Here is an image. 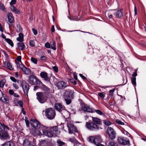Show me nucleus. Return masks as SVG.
Here are the masks:
<instances>
[{
    "instance_id": "53",
    "label": "nucleus",
    "mask_w": 146,
    "mask_h": 146,
    "mask_svg": "<svg viewBox=\"0 0 146 146\" xmlns=\"http://www.w3.org/2000/svg\"><path fill=\"white\" fill-rule=\"evenodd\" d=\"M5 9L4 6L3 4L0 3V9L4 10Z\"/></svg>"
},
{
    "instance_id": "8",
    "label": "nucleus",
    "mask_w": 146,
    "mask_h": 146,
    "mask_svg": "<svg viewBox=\"0 0 146 146\" xmlns=\"http://www.w3.org/2000/svg\"><path fill=\"white\" fill-rule=\"evenodd\" d=\"M86 127L88 129L92 131H95L100 129L99 126L93 122H87Z\"/></svg>"
},
{
    "instance_id": "44",
    "label": "nucleus",
    "mask_w": 146,
    "mask_h": 146,
    "mask_svg": "<svg viewBox=\"0 0 146 146\" xmlns=\"http://www.w3.org/2000/svg\"><path fill=\"white\" fill-rule=\"evenodd\" d=\"M104 124L107 125H109L111 124V123L108 120H104Z\"/></svg>"
},
{
    "instance_id": "50",
    "label": "nucleus",
    "mask_w": 146,
    "mask_h": 146,
    "mask_svg": "<svg viewBox=\"0 0 146 146\" xmlns=\"http://www.w3.org/2000/svg\"><path fill=\"white\" fill-rule=\"evenodd\" d=\"M45 46L47 48H50V45L49 42H46L45 44Z\"/></svg>"
},
{
    "instance_id": "35",
    "label": "nucleus",
    "mask_w": 146,
    "mask_h": 146,
    "mask_svg": "<svg viewBox=\"0 0 146 146\" xmlns=\"http://www.w3.org/2000/svg\"><path fill=\"white\" fill-rule=\"evenodd\" d=\"M6 129V126L4 124H2L0 127V133H1L5 130Z\"/></svg>"
},
{
    "instance_id": "22",
    "label": "nucleus",
    "mask_w": 146,
    "mask_h": 146,
    "mask_svg": "<svg viewBox=\"0 0 146 146\" xmlns=\"http://www.w3.org/2000/svg\"><path fill=\"white\" fill-rule=\"evenodd\" d=\"M17 46L19 49L21 50H23L25 48V46L23 42L18 43Z\"/></svg>"
},
{
    "instance_id": "26",
    "label": "nucleus",
    "mask_w": 146,
    "mask_h": 146,
    "mask_svg": "<svg viewBox=\"0 0 146 146\" xmlns=\"http://www.w3.org/2000/svg\"><path fill=\"white\" fill-rule=\"evenodd\" d=\"M19 37L17 38V40L19 42H22L23 41L24 36L23 33H20L19 35Z\"/></svg>"
},
{
    "instance_id": "7",
    "label": "nucleus",
    "mask_w": 146,
    "mask_h": 146,
    "mask_svg": "<svg viewBox=\"0 0 146 146\" xmlns=\"http://www.w3.org/2000/svg\"><path fill=\"white\" fill-rule=\"evenodd\" d=\"M37 99L39 102L42 103L44 102L47 100L46 94L43 92H39L36 93Z\"/></svg>"
},
{
    "instance_id": "28",
    "label": "nucleus",
    "mask_w": 146,
    "mask_h": 146,
    "mask_svg": "<svg viewBox=\"0 0 146 146\" xmlns=\"http://www.w3.org/2000/svg\"><path fill=\"white\" fill-rule=\"evenodd\" d=\"M3 146H15V145L13 142L9 141L3 144Z\"/></svg>"
},
{
    "instance_id": "23",
    "label": "nucleus",
    "mask_w": 146,
    "mask_h": 146,
    "mask_svg": "<svg viewBox=\"0 0 146 146\" xmlns=\"http://www.w3.org/2000/svg\"><path fill=\"white\" fill-rule=\"evenodd\" d=\"M68 131L69 133H72L73 132H76L77 131L76 127L74 125L68 129Z\"/></svg>"
},
{
    "instance_id": "40",
    "label": "nucleus",
    "mask_w": 146,
    "mask_h": 146,
    "mask_svg": "<svg viewBox=\"0 0 146 146\" xmlns=\"http://www.w3.org/2000/svg\"><path fill=\"white\" fill-rule=\"evenodd\" d=\"M31 61L34 64H37V60L36 59L32 57L31 58Z\"/></svg>"
},
{
    "instance_id": "47",
    "label": "nucleus",
    "mask_w": 146,
    "mask_h": 146,
    "mask_svg": "<svg viewBox=\"0 0 146 146\" xmlns=\"http://www.w3.org/2000/svg\"><path fill=\"white\" fill-rule=\"evenodd\" d=\"M69 141L72 143H75L76 142V141L74 138H70L69 139Z\"/></svg>"
},
{
    "instance_id": "12",
    "label": "nucleus",
    "mask_w": 146,
    "mask_h": 146,
    "mask_svg": "<svg viewBox=\"0 0 146 146\" xmlns=\"http://www.w3.org/2000/svg\"><path fill=\"white\" fill-rule=\"evenodd\" d=\"M118 141L120 144L123 145H129L130 143L129 140H126L123 138L121 137H119L118 138Z\"/></svg>"
},
{
    "instance_id": "52",
    "label": "nucleus",
    "mask_w": 146,
    "mask_h": 146,
    "mask_svg": "<svg viewBox=\"0 0 146 146\" xmlns=\"http://www.w3.org/2000/svg\"><path fill=\"white\" fill-rule=\"evenodd\" d=\"M16 3V0H12L10 3V5L11 6H13V5L15 4Z\"/></svg>"
},
{
    "instance_id": "13",
    "label": "nucleus",
    "mask_w": 146,
    "mask_h": 146,
    "mask_svg": "<svg viewBox=\"0 0 146 146\" xmlns=\"http://www.w3.org/2000/svg\"><path fill=\"white\" fill-rule=\"evenodd\" d=\"M0 137L1 139H7L9 138V134L6 130L0 133Z\"/></svg>"
},
{
    "instance_id": "57",
    "label": "nucleus",
    "mask_w": 146,
    "mask_h": 146,
    "mask_svg": "<svg viewBox=\"0 0 146 146\" xmlns=\"http://www.w3.org/2000/svg\"><path fill=\"white\" fill-rule=\"evenodd\" d=\"M9 92V94L11 95H13L14 93L13 91L11 89H10Z\"/></svg>"
},
{
    "instance_id": "32",
    "label": "nucleus",
    "mask_w": 146,
    "mask_h": 146,
    "mask_svg": "<svg viewBox=\"0 0 146 146\" xmlns=\"http://www.w3.org/2000/svg\"><path fill=\"white\" fill-rule=\"evenodd\" d=\"M136 79L135 77H132L131 78V83L134 87L136 86Z\"/></svg>"
},
{
    "instance_id": "3",
    "label": "nucleus",
    "mask_w": 146,
    "mask_h": 146,
    "mask_svg": "<svg viewBox=\"0 0 146 146\" xmlns=\"http://www.w3.org/2000/svg\"><path fill=\"white\" fill-rule=\"evenodd\" d=\"M81 110L86 112L93 113L96 112L98 114L100 115L103 114L102 111L99 110H94L90 106L86 104H83L81 105Z\"/></svg>"
},
{
    "instance_id": "19",
    "label": "nucleus",
    "mask_w": 146,
    "mask_h": 146,
    "mask_svg": "<svg viewBox=\"0 0 146 146\" xmlns=\"http://www.w3.org/2000/svg\"><path fill=\"white\" fill-rule=\"evenodd\" d=\"M65 118H67L70 116L69 113L66 110L63 109L60 112Z\"/></svg>"
},
{
    "instance_id": "46",
    "label": "nucleus",
    "mask_w": 146,
    "mask_h": 146,
    "mask_svg": "<svg viewBox=\"0 0 146 146\" xmlns=\"http://www.w3.org/2000/svg\"><path fill=\"white\" fill-rule=\"evenodd\" d=\"M42 88L44 90H46V91H47L49 90V88L48 87H47L46 86L44 85L43 84H42Z\"/></svg>"
},
{
    "instance_id": "1",
    "label": "nucleus",
    "mask_w": 146,
    "mask_h": 146,
    "mask_svg": "<svg viewBox=\"0 0 146 146\" xmlns=\"http://www.w3.org/2000/svg\"><path fill=\"white\" fill-rule=\"evenodd\" d=\"M30 123L31 125L34 128L35 132L39 136H40L42 135V134L40 132V130H42L43 129H46L47 127L43 125H40L39 121L35 119H31L30 121Z\"/></svg>"
},
{
    "instance_id": "58",
    "label": "nucleus",
    "mask_w": 146,
    "mask_h": 146,
    "mask_svg": "<svg viewBox=\"0 0 146 146\" xmlns=\"http://www.w3.org/2000/svg\"><path fill=\"white\" fill-rule=\"evenodd\" d=\"M137 70H135V72H133V74H132V76H133L135 77L137 76Z\"/></svg>"
},
{
    "instance_id": "56",
    "label": "nucleus",
    "mask_w": 146,
    "mask_h": 146,
    "mask_svg": "<svg viewBox=\"0 0 146 146\" xmlns=\"http://www.w3.org/2000/svg\"><path fill=\"white\" fill-rule=\"evenodd\" d=\"M21 56H18L17 58V60L19 62H21Z\"/></svg>"
},
{
    "instance_id": "48",
    "label": "nucleus",
    "mask_w": 146,
    "mask_h": 146,
    "mask_svg": "<svg viewBox=\"0 0 146 146\" xmlns=\"http://www.w3.org/2000/svg\"><path fill=\"white\" fill-rule=\"evenodd\" d=\"M17 104L20 106L21 107H23V102L22 100L19 101Z\"/></svg>"
},
{
    "instance_id": "38",
    "label": "nucleus",
    "mask_w": 146,
    "mask_h": 146,
    "mask_svg": "<svg viewBox=\"0 0 146 146\" xmlns=\"http://www.w3.org/2000/svg\"><path fill=\"white\" fill-rule=\"evenodd\" d=\"M98 95L102 99H104L105 96V94L102 92H100L99 93Z\"/></svg>"
},
{
    "instance_id": "6",
    "label": "nucleus",
    "mask_w": 146,
    "mask_h": 146,
    "mask_svg": "<svg viewBox=\"0 0 146 146\" xmlns=\"http://www.w3.org/2000/svg\"><path fill=\"white\" fill-rule=\"evenodd\" d=\"M46 116L47 118L52 120L54 118L56 115L55 110L52 108H49L45 110Z\"/></svg>"
},
{
    "instance_id": "25",
    "label": "nucleus",
    "mask_w": 146,
    "mask_h": 146,
    "mask_svg": "<svg viewBox=\"0 0 146 146\" xmlns=\"http://www.w3.org/2000/svg\"><path fill=\"white\" fill-rule=\"evenodd\" d=\"M23 146H34L31 145L30 141L28 139H25L23 141Z\"/></svg>"
},
{
    "instance_id": "31",
    "label": "nucleus",
    "mask_w": 146,
    "mask_h": 146,
    "mask_svg": "<svg viewBox=\"0 0 146 146\" xmlns=\"http://www.w3.org/2000/svg\"><path fill=\"white\" fill-rule=\"evenodd\" d=\"M6 81L5 79H3L0 81V88H3L6 83Z\"/></svg>"
},
{
    "instance_id": "11",
    "label": "nucleus",
    "mask_w": 146,
    "mask_h": 146,
    "mask_svg": "<svg viewBox=\"0 0 146 146\" xmlns=\"http://www.w3.org/2000/svg\"><path fill=\"white\" fill-rule=\"evenodd\" d=\"M56 86L59 89H63L68 86V85L63 81L58 82L56 83Z\"/></svg>"
},
{
    "instance_id": "4",
    "label": "nucleus",
    "mask_w": 146,
    "mask_h": 146,
    "mask_svg": "<svg viewBox=\"0 0 146 146\" xmlns=\"http://www.w3.org/2000/svg\"><path fill=\"white\" fill-rule=\"evenodd\" d=\"M88 140L97 146H104L100 144L102 140L101 136L100 135L90 136L88 138Z\"/></svg>"
},
{
    "instance_id": "18",
    "label": "nucleus",
    "mask_w": 146,
    "mask_h": 146,
    "mask_svg": "<svg viewBox=\"0 0 146 146\" xmlns=\"http://www.w3.org/2000/svg\"><path fill=\"white\" fill-rule=\"evenodd\" d=\"M73 92L70 90H68L66 91L64 93V95L67 97L69 98H73Z\"/></svg>"
},
{
    "instance_id": "9",
    "label": "nucleus",
    "mask_w": 146,
    "mask_h": 146,
    "mask_svg": "<svg viewBox=\"0 0 146 146\" xmlns=\"http://www.w3.org/2000/svg\"><path fill=\"white\" fill-rule=\"evenodd\" d=\"M21 85L22 87L25 95L28 96L29 90V85L25 81H22L21 82Z\"/></svg>"
},
{
    "instance_id": "14",
    "label": "nucleus",
    "mask_w": 146,
    "mask_h": 146,
    "mask_svg": "<svg viewBox=\"0 0 146 146\" xmlns=\"http://www.w3.org/2000/svg\"><path fill=\"white\" fill-rule=\"evenodd\" d=\"M20 68L22 71L25 74L29 75L31 74V70L29 68H27L22 65L20 66Z\"/></svg>"
},
{
    "instance_id": "17",
    "label": "nucleus",
    "mask_w": 146,
    "mask_h": 146,
    "mask_svg": "<svg viewBox=\"0 0 146 146\" xmlns=\"http://www.w3.org/2000/svg\"><path fill=\"white\" fill-rule=\"evenodd\" d=\"M55 109L60 112L64 108V107L61 104L56 103L54 105Z\"/></svg>"
},
{
    "instance_id": "37",
    "label": "nucleus",
    "mask_w": 146,
    "mask_h": 146,
    "mask_svg": "<svg viewBox=\"0 0 146 146\" xmlns=\"http://www.w3.org/2000/svg\"><path fill=\"white\" fill-rule=\"evenodd\" d=\"M108 146H117V145H116L115 143L113 141L109 142L108 144Z\"/></svg>"
},
{
    "instance_id": "29",
    "label": "nucleus",
    "mask_w": 146,
    "mask_h": 146,
    "mask_svg": "<svg viewBox=\"0 0 146 146\" xmlns=\"http://www.w3.org/2000/svg\"><path fill=\"white\" fill-rule=\"evenodd\" d=\"M58 146H64L65 143L60 140H58L56 141Z\"/></svg>"
},
{
    "instance_id": "43",
    "label": "nucleus",
    "mask_w": 146,
    "mask_h": 146,
    "mask_svg": "<svg viewBox=\"0 0 146 146\" xmlns=\"http://www.w3.org/2000/svg\"><path fill=\"white\" fill-rule=\"evenodd\" d=\"M29 44L31 46L34 47L35 45V42L33 40H31L29 42Z\"/></svg>"
},
{
    "instance_id": "62",
    "label": "nucleus",
    "mask_w": 146,
    "mask_h": 146,
    "mask_svg": "<svg viewBox=\"0 0 146 146\" xmlns=\"http://www.w3.org/2000/svg\"><path fill=\"white\" fill-rule=\"evenodd\" d=\"M51 31L52 33H54L55 31V29L54 28V25H53L52 26L51 28Z\"/></svg>"
},
{
    "instance_id": "20",
    "label": "nucleus",
    "mask_w": 146,
    "mask_h": 146,
    "mask_svg": "<svg viewBox=\"0 0 146 146\" xmlns=\"http://www.w3.org/2000/svg\"><path fill=\"white\" fill-rule=\"evenodd\" d=\"M2 94V97H1L0 99L1 101L5 104L8 103L9 102V99L8 97L5 95H3V94Z\"/></svg>"
},
{
    "instance_id": "59",
    "label": "nucleus",
    "mask_w": 146,
    "mask_h": 146,
    "mask_svg": "<svg viewBox=\"0 0 146 146\" xmlns=\"http://www.w3.org/2000/svg\"><path fill=\"white\" fill-rule=\"evenodd\" d=\"M25 123L27 127H28L29 125V122L27 120H25Z\"/></svg>"
},
{
    "instance_id": "15",
    "label": "nucleus",
    "mask_w": 146,
    "mask_h": 146,
    "mask_svg": "<svg viewBox=\"0 0 146 146\" xmlns=\"http://www.w3.org/2000/svg\"><path fill=\"white\" fill-rule=\"evenodd\" d=\"M40 76L42 78H44V80L48 82L50 81V78L48 76L47 73L44 72H41L40 74Z\"/></svg>"
},
{
    "instance_id": "60",
    "label": "nucleus",
    "mask_w": 146,
    "mask_h": 146,
    "mask_svg": "<svg viewBox=\"0 0 146 146\" xmlns=\"http://www.w3.org/2000/svg\"><path fill=\"white\" fill-rule=\"evenodd\" d=\"M115 90V89L110 90L109 91L110 94L111 95H112Z\"/></svg>"
},
{
    "instance_id": "63",
    "label": "nucleus",
    "mask_w": 146,
    "mask_h": 146,
    "mask_svg": "<svg viewBox=\"0 0 146 146\" xmlns=\"http://www.w3.org/2000/svg\"><path fill=\"white\" fill-rule=\"evenodd\" d=\"M73 75H74V78L76 80H77L78 78H77V75L76 74L74 73L73 74Z\"/></svg>"
},
{
    "instance_id": "10",
    "label": "nucleus",
    "mask_w": 146,
    "mask_h": 146,
    "mask_svg": "<svg viewBox=\"0 0 146 146\" xmlns=\"http://www.w3.org/2000/svg\"><path fill=\"white\" fill-rule=\"evenodd\" d=\"M107 131L110 138L111 140L114 139L116 137V133L113 129L109 127H108Z\"/></svg>"
},
{
    "instance_id": "24",
    "label": "nucleus",
    "mask_w": 146,
    "mask_h": 146,
    "mask_svg": "<svg viewBox=\"0 0 146 146\" xmlns=\"http://www.w3.org/2000/svg\"><path fill=\"white\" fill-rule=\"evenodd\" d=\"M7 17L9 22L10 23H13L14 22V19L13 18L12 14L11 13H9L7 15Z\"/></svg>"
},
{
    "instance_id": "64",
    "label": "nucleus",
    "mask_w": 146,
    "mask_h": 146,
    "mask_svg": "<svg viewBox=\"0 0 146 146\" xmlns=\"http://www.w3.org/2000/svg\"><path fill=\"white\" fill-rule=\"evenodd\" d=\"M0 31L2 32H3V27H2L1 26V25L0 23Z\"/></svg>"
},
{
    "instance_id": "30",
    "label": "nucleus",
    "mask_w": 146,
    "mask_h": 146,
    "mask_svg": "<svg viewBox=\"0 0 146 146\" xmlns=\"http://www.w3.org/2000/svg\"><path fill=\"white\" fill-rule=\"evenodd\" d=\"M11 10L15 13H19V11L15 8L14 6H11Z\"/></svg>"
},
{
    "instance_id": "55",
    "label": "nucleus",
    "mask_w": 146,
    "mask_h": 146,
    "mask_svg": "<svg viewBox=\"0 0 146 146\" xmlns=\"http://www.w3.org/2000/svg\"><path fill=\"white\" fill-rule=\"evenodd\" d=\"M47 57L45 56H43L40 57V59L42 60H47Z\"/></svg>"
},
{
    "instance_id": "36",
    "label": "nucleus",
    "mask_w": 146,
    "mask_h": 146,
    "mask_svg": "<svg viewBox=\"0 0 146 146\" xmlns=\"http://www.w3.org/2000/svg\"><path fill=\"white\" fill-rule=\"evenodd\" d=\"M72 123L70 121H67V125L68 127V129L70 128V127L73 125Z\"/></svg>"
},
{
    "instance_id": "34",
    "label": "nucleus",
    "mask_w": 146,
    "mask_h": 146,
    "mask_svg": "<svg viewBox=\"0 0 146 146\" xmlns=\"http://www.w3.org/2000/svg\"><path fill=\"white\" fill-rule=\"evenodd\" d=\"M56 44L55 42L54 41H53L52 44L51 45L50 48L54 50H55L56 49Z\"/></svg>"
},
{
    "instance_id": "54",
    "label": "nucleus",
    "mask_w": 146,
    "mask_h": 146,
    "mask_svg": "<svg viewBox=\"0 0 146 146\" xmlns=\"http://www.w3.org/2000/svg\"><path fill=\"white\" fill-rule=\"evenodd\" d=\"M32 30L33 32L34 35H36L37 34V31L34 28H33Z\"/></svg>"
},
{
    "instance_id": "5",
    "label": "nucleus",
    "mask_w": 146,
    "mask_h": 146,
    "mask_svg": "<svg viewBox=\"0 0 146 146\" xmlns=\"http://www.w3.org/2000/svg\"><path fill=\"white\" fill-rule=\"evenodd\" d=\"M29 82L32 85H39L42 83L40 80L35 75H31L29 76Z\"/></svg>"
},
{
    "instance_id": "33",
    "label": "nucleus",
    "mask_w": 146,
    "mask_h": 146,
    "mask_svg": "<svg viewBox=\"0 0 146 146\" xmlns=\"http://www.w3.org/2000/svg\"><path fill=\"white\" fill-rule=\"evenodd\" d=\"M5 41L8 43L11 46H13V43L12 41L9 38H5Z\"/></svg>"
},
{
    "instance_id": "21",
    "label": "nucleus",
    "mask_w": 146,
    "mask_h": 146,
    "mask_svg": "<svg viewBox=\"0 0 146 146\" xmlns=\"http://www.w3.org/2000/svg\"><path fill=\"white\" fill-rule=\"evenodd\" d=\"M92 122H94L96 124L100 125L101 124V121L100 119L97 117H92Z\"/></svg>"
},
{
    "instance_id": "41",
    "label": "nucleus",
    "mask_w": 146,
    "mask_h": 146,
    "mask_svg": "<svg viewBox=\"0 0 146 146\" xmlns=\"http://www.w3.org/2000/svg\"><path fill=\"white\" fill-rule=\"evenodd\" d=\"M10 79L11 80H12V81L13 82H17L18 83H19V81H17L16 79L13 77V76H11L10 77Z\"/></svg>"
},
{
    "instance_id": "45",
    "label": "nucleus",
    "mask_w": 146,
    "mask_h": 146,
    "mask_svg": "<svg viewBox=\"0 0 146 146\" xmlns=\"http://www.w3.org/2000/svg\"><path fill=\"white\" fill-rule=\"evenodd\" d=\"M65 100L66 102V104L68 105L70 104L71 102V100L70 99H65Z\"/></svg>"
},
{
    "instance_id": "49",
    "label": "nucleus",
    "mask_w": 146,
    "mask_h": 146,
    "mask_svg": "<svg viewBox=\"0 0 146 146\" xmlns=\"http://www.w3.org/2000/svg\"><path fill=\"white\" fill-rule=\"evenodd\" d=\"M13 87L16 89H18L19 88V87L18 85L15 84V83H13Z\"/></svg>"
},
{
    "instance_id": "27",
    "label": "nucleus",
    "mask_w": 146,
    "mask_h": 146,
    "mask_svg": "<svg viewBox=\"0 0 146 146\" xmlns=\"http://www.w3.org/2000/svg\"><path fill=\"white\" fill-rule=\"evenodd\" d=\"M5 65L6 64L5 66H7V68L9 69L10 70H12L13 69V68L12 67L10 63L9 62H8L7 63L5 62Z\"/></svg>"
},
{
    "instance_id": "2",
    "label": "nucleus",
    "mask_w": 146,
    "mask_h": 146,
    "mask_svg": "<svg viewBox=\"0 0 146 146\" xmlns=\"http://www.w3.org/2000/svg\"><path fill=\"white\" fill-rule=\"evenodd\" d=\"M42 131L44 135L49 137H54L56 135L59 134L60 133L57 126L50 127L47 130L43 129Z\"/></svg>"
},
{
    "instance_id": "39",
    "label": "nucleus",
    "mask_w": 146,
    "mask_h": 146,
    "mask_svg": "<svg viewBox=\"0 0 146 146\" xmlns=\"http://www.w3.org/2000/svg\"><path fill=\"white\" fill-rule=\"evenodd\" d=\"M17 31L19 32H20L22 31V28L20 25H17Z\"/></svg>"
},
{
    "instance_id": "61",
    "label": "nucleus",
    "mask_w": 146,
    "mask_h": 146,
    "mask_svg": "<svg viewBox=\"0 0 146 146\" xmlns=\"http://www.w3.org/2000/svg\"><path fill=\"white\" fill-rule=\"evenodd\" d=\"M79 75L83 79L85 80L86 79V78L82 74H80Z\"/></svg>"
},
{
    "instance_id": "42",
    "label": "nucleus",
    "mask_w": 146,
    "mask_h": 146,
    "mask_svg": "<svg viewBox=\"0 0 146 146\" xmlns=\"http://www.w3.org/2000/svg\"><path fill=\"white\" fill-rule=\"evenodd\" d=\"M115 122L121 125H124V123L121 122L120 120L119 119L116 120Z\"/></svg>"
},
{
    "instance_id": "16",
    "label": "nucleus",
    "mask_w": 146,
    "mask_h": 146,
    "mask_svg": "<svg viewBox=\"0 0 146 146\" xmlns=\"http://www.w3.org/2000/svg\"><path fill=\"white\" fill-rule=\"evenodd\" d=\"M114 15L118 18H122L123 16V11L122 10H118L114 13Z\"/></svg>"
},
{
    "instance_id": "51",
    "label": "nucleus",
    "mask_w": 146,
    "mask_h": 146,
    "mask_svg": "<svg viewBox=\"0 0 146 146\" xmlns=\"http://www.w3.org/2000/svg\"><path fill=\"white\" fill-rule=\"evenodd\" d=\"M52 68L53 69V70L56 72H58V69L57 67L56 66H54L52 67Z\"/></svg>"
}]
</instances>
